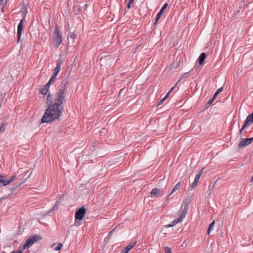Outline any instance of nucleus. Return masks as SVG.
<instances>
[{"label": "nucleus", "instance_id": "f257e3e1", "mask_svg": "<svg viewBox=\"0 0 253 253\" xmlns=\"http://www.w3.org/2000/svg\"><path fill=\"white\" fill-rule=\"evenodd\" d=\"M66 84H64L55 94L54 97L50 100V96L48 94L47 101L49 102V106L42 119L43 123H48L58 119L61 116L63 107V103L65 100L64 92Z\"/></svg>", "mask_w": 253, "mask_h": 253}, {"label": "nucleus", "instance_id": "393cba45", "mask_svg": "<svg viewBox=\"0 0 253 253\" xmlns=\"http://www.w3.org/2000/svg\"><path fill=\"white\" fill-rule=\"evenodd\" d=\"M198 182H196V181H194L191 185V189H193L194 188H195L197 186Z\"/></svg>", "mask_w": 253, "mask_h": 253}, {"label": "nucleus", "instance_id": "72a5a7b5", "mask_svg": "<svg viewBox=\"0 0 253 253\" xmlns=\"http://www.w3.org/2000/svg\"><path fill=\"white\" fill-rule=\"evenodd\" d=\"M167 228L171 227L170 224L166 225Z\"/></svg>", "mask_w": 253, "mask_h": 253}, {"label": "nucleus", "instance_id": "9d476101", "mask_svg": "<svg viewBox=\"0 0 253 253\" xmlns=\"http://www.w3.org/2000/svg\"><path fill=\"white\" fill-rule=\"evenodd\" d=\"M253 140V137L250 138H244L242 140V141L239 143L238 146L239 147H244L248 146L250 144Z\"/></svg>", "mask_w": 253, "mask_h": 253}, {"label": "nucleus", "instance_id": "dca6fc26", "mask_svg": "<svg viewBox=\"0 0 253 253\" xmlns=\"http://www.w3.org/2000/svg\"><path fill=\"white\" fill-rule=\"evenodd\" d=\"M181 186V183L180 182H178L173 188L172 189V191H171L169 195V196L171 195H172L175 191L178 190Z\"/></svg>", "mask_w": 253, "mask_h": 253}, {"label": "nucleus", "instance_id": "2f4dec72", "mask_svg": "<svg viewBox=\"0 0 253 253\" xmlns=\"http://www.w3.org/2000/svg\"><path fill=\"white\" fill-rule=\"evenodd\" d=\"M214 100V99H213V97H212L211 99V100H210L209 101L208 103H209V104H211V103H212V101H213Z\"/></svg>", "mask_w": 253, "mask_h": 253}, {"label": "nucleus", "instance_id": "e433bc0d", "mask_svg": "<svg viewBox=\"0 0 253 253\" xmlns=\"http://www.w3.org/2000/svg\"><path fill=\"white\" fill-rule=\"evenodd\" d=\"M3 0H0V2L1 3L2 2Z\"/></svg>", "mask_w": 253, "mask_h": 253}, {"label": "nucleus", "instance_id": "473e14b6", "mask_svg": "<svg viewBox=\"0 0 253 253\" xmlns=\"http://www.w3.org/2000/svg\"><path fill=\"white\" fill-rule=\"evenodd\" d=\"M182 246L183 247H186V244L185 242H183L182 244Z\"/></svg>", "mask_w": 253, "mask_h": 253}, {"label": "nucleus", "instance_id": "f3484780", "mask_svg": "<svg viewBox=\"0 0 253 253\" xmlns=\"http://www.w3.org/2000/svg\"><path fill=\"white\" fill-rule=\"evenodd\" d=\"M203 169H202L200 171H199L197 174L195 176V179H194V181H196V182H198L199 181V180L202 174V172H203Z\"/></svg>", "mask_w": 253, "mask_h": 253}, {"label": "nucleus", "instance_id": "9b49d317", "mask_svg": "<svg viewBox=\"0 0 253 253\" xmlns=\"http://www.w3.org/2000/svg\"><path fill=\"white\" fill-rule=\"evenodd\" d=\"M167 5H168V4L167 3H166L164 5V6L162 7V8L161 9L160 11L158 12V13L157 14V17H156V24L157 23L158 20L161 18L164 10L165 9V8L167 6Z\"/></svg>", "mask_w": 253, "mask_h": 253}, {"label": "nucleus", "instance_id": "f8f14e48", "mask_svg": "<svg viewBox=\"0 0 253 253\" xmlns=\"http://www.w3.org/2000/svg\"><path fill=\"white\" fill-rule=\"evenodd\" d=\"M161 192V191L159 189L155 188L152 190L150 197L151 198L156 197L158 196Z\"/></svg>", "mask_w": 253, "mask_h": 253}, {"label": "nucleus", "instance_id": "39448f33", "mask_svg": "<svg viewBox=\"0 0 253 253\" xmlns=\"http://www.w3.org/2000/svg\"><path fill=\"white\" fill-rule=\"evenodd\" d=\"M42 239V237L38 235H34L29 238L23 245V249H28L30 246L33 245L35 242Z\"/></svg>", "mask_w": 253, "mask_h": 253}, {"label": "nucleus", "instance_id": "ddd939ff", "mask_svg": "<svg viewBox=\"0 0 253 253\" xmlns=\"http://www.w3.org/2000/svg\"><path fill=\"white\" fill-rule=\"evenodd\" d=\"M61 69V66L59 63H57L56 67L53 69V76L57 77L58 74L59 73Z\"/></svg>", "mask_w": 253, "mask_h": 253}, {"label": "nucleus", "instance_id": "5701e85b", "mask_svg": "<svg viewBox=\"0 0 253 253\" xmlns=\"http://www.w3.org/2000/svg\"><path fill=\"white\" fill-rule=\"evenodd\" d=\"M62 247H63V244L62 243H59V244H58L57 246H56L54 248V250L56 251H59L61 250V249L62 248Z\"/></svg>", "mask_w": 253, "mask_h": 253}, {"label": "nucleus", "instance_id": "f704fd0d", "mask_svg": "<svg viewBox=\"0 0 253 253\" xmlns=\"http://www.w3.org/2000/svg\"><path fill=\"white\" fill-rule=\"evenodd\" d=\"M174 88V86L172 87L169 91L171 92L172 90H173Z\"/></svg>", "mask_w": 253, "mask_h": 253}, {"label": "nucleus", "instance_id": "a878e982", "mask_svg": "<svg viewBox=\"0 0 253 253\" xmlns=\"http://www.w3.org/2000/svg\"><path fill=\"white\" fill-rule=\"evenodd\" d=\"M165 253H171L170 249L168 247H166L165 248Z\"/></svg>", "mask_w": 253, "mask_h": 253}, {"label": "nucleus", "instance_id": "c85d7f7f", "mask_svg": "<svg viewBox=\"0 0 253 253\" xmlns=\"http://www.w3.org/2000/svg\"><path fill=\"white\" fill-rule=\"evenodd\" d=\"M170 92L169 91L166 96L164 97L166 99L169 96Z\"/></svg>", "mask_w": 253, "mask_h": 253}, {"label": "nucleus", "instance_id": "b1692460", "mask_svg": "<svg viewBox=\"0 0 253 253\" xmlns=\"http://www.w3.org/2000/svg\"><path fill=\"white\" fill-rule=\"evenodd\" d=\"M70 37L71 39L74 40L75 39L77 38V35L75 33V32H73V33H71V34L70 35Z\"/></svg>", "mask_w": 253, "mask_h": 253}, {"label": "nucleus", "instance_id": "0eeeda50", "mask_svg": "<svg viewBox=\"0 0 253 253\" xmlns=\"http://www.w3.org/2000/svg\"><path fill=\"white\" fill-rule=\"evenodd\" d=\"M16 178V175H13L10 179H4L3 177L0 175V186H5Z\"/></svg>", "mask_w": 253, "mask_h": 253}, {"label": "nucleus", "instance_id": "1a4fd4ad", "mask_svg": "<svg viewBox=\"0 0 253 253\" xmlns=\"http://www.w3.org/2000/svg\"><path fill=\"white\" fill-rule=\"evenodd\" d=\"M25 21V18H23L20 22L18 25L17 29V42H19L23 29L24 22Z\"/></svg>", "mask_w": 253, "mask_h": 253}, {"label": "nucleus", "instance_id": "c9c22d12", "mask_svg": "<svg viewBox=\"0 0 253 253\" xmlns=\"http://www.w3.org/2000/svg\"><path fill=\"white\" fill-rule=\"evenodd\" d=\"M113 231H111L109 233V236L112 233Z\"/></svg>", "mask_w": 253, "mask_h": 253}, {"label": "nucleus", "instance_id": "20e7f679", "mask_svg": "<svg viewBox=\"0 0 253 253\" xmlns=\"http://www.w3.org/2000/svg\"><path fill=\"white\" fill-rule=\"evenodd\" d=\"M52 45L55 48H58L62 41V34L59 27L57 25L53 33L52 38Z\"/></svg>", "mask_w": 253, "mask_h": 253}, {"label": "nucleus", "instance_id": "6ab92c4d", "mask_svg": "<svg viewBox=\"0 0 253 253\" xmlns=\"http://www.w3.org/2000/svg\"><path fill=\"white\" fill-rule=\"evenodd\" d=\"M136 243V241L131 242L127 245V253L134 246Z\"/></svg>", "mask_w": 253, "mask_h": 253}, {"label": "nucleus", "instance_id": "4468645a", "mask_svg": "<svg viewBox=\"0 0 253 253\" xmlns=\"http://www.w3.org/2000/svg\"><path fill=\"white\" fill-rule=\"evenodd\" d=\"M206 58V54L202 53L199 57L198 61L199 65H202Z\"/></svg>", "mask_w": 253, "mask_h": 253}, {"label": "nucleus", "instance_id": "7ed1b4c3", "mask_svg": "<svg viewBox=\"0 0 253 253\" xmlns=\"http://www.w3.org/2000/svg\"><path fill=\"white\" fill-rule=\"evenodd\" d=\"M189 202L187 200H184L183 201V203L181 206L180 208V217L174 219L172 222L170 224L171 227L174 226L177 223L181 222L183 219L185 217L188 209V205Z\"/></svg>", "mask_w": 253, "mask_h": 253}, {"label": "nucleus", "instance_id": "a211bd4d", "mask_svg": "<svg viewBox=\"0 0 253 253\" xmlns=\"http://www.w3.org/2000/svg\"><path fill=\"white\" fill-rule=\"evenodd\" d=\"M214 226V221H213L209 225L208 230V234L210 235L211 232L213 230Z\"/></svg>", "mask_w": 253, "mask_h": 253}, {"label": "nucleus", "instance_id": "bb28decb", "mask_svg": "<svg viewBox=\"0 0 253 253\" xmlns=\"http://www.w3.org/2000/svg\"><path fill=\"white\" fill-rule=\"evenodd\" d=\"M166 100V99L165 98H163L160 102L159 103H158V105H160L161 104H162L165 101V100Z\"/></svg>", "mask_w": 253, "mask_h": 253}, {"label": "nucleus", "instance_id": "cd10ccee", "mask_svg": "<svg viewBox=\"0 0 253 253\" xmlns=\"http://www.w3.org/2000/svg\"><path fill=\"white\" fill-rule=\"evenodd\" d=\"M133 0H129V3L127 4V8H129L130 6V4L132 3Z\"/></svg>", "mask_w": 253, "mask_h": 253}, {"label": "nucleus", "instance_id": "4be33fe9", "mask_svg": "<svg viewBox=\"0 0 253 253\" xmlns=\"http://www.w3.org/2000/svg\"><path fill=\"white\" fill-rule=\"evenodd\" d=\"M126 93V92L125 91V88H122L119 92L118 97L121 98L122 95L124 96Z\"/></svg>", "mask_w": 253, "mask_h": 253}, {"label": "nucleus", "instance_id": "412c9836", "mask_svg": "<svg viewBox=\"0 0 253 253\" xmlns=\"http://www.w3.org/2000/svg\"><path fill=\"white\" fill-rule=\"evenodd\" d=\"M222 90H223L222 87H220V88H218L216 90V91L215 92V93L214 94V95L213 96V99H214L216 98V96L218 94V93L221 92L222 91Z\"/></svg>", "mask_w": 253, "mask_h": 253}, {"label": "nucleus", "instance_id": "7c9ffc66", "mask_svg": "<svg viewBox=\"0 0 253 253\" xmlns=\"http://www.w3.org/2000/svg\"><path fill=\"white\" fill-rule=\"evenodd\" d=\"M121 253H126V247H125L124 250Z\"/></svg>", "mask_w": 253, "mask_h": 253}, {"label": "nucleus", "instance_id": "c756f323", "mask_svg": "<svg viewBox=\"0 0 253 253\" xmlns=\"http://www.w3.org/2000/svg\"><path fill=\"white\" fill-rule=\"evenodd\" d=\"M5 129V127L3 125L2 126L0 127V130L3 131Z\"/></svg>", "mask_w": 253, "mask_h": 253}, {"label": "nucleus", "instance_id": "aec40b11", "mask_svg": "<svg viewBox=\"0 0 253 253\" xmlns=\"http://www.w3.org/2000/svg\"><path fill=\"white\" fill-rule=\"evenodd\" d=\"M56 77L55 76H54L52 75V77L50 78V79L49 80V81L48 82V83H47V84L49 85H50L51 84H53L55 80V79H56Z\"/></svg>", "mask_w": 253, "mask_h": 253}, {"label": "nucleus", "instance_id": "423d86ee", "mask_svg": "<svg viewBox=\"0 0 253 253\" xmlns=\"http://www.w3.org/2000/svg\"><path fill=\"white\" fill-rule=\"evenodd\" d=\"M86 212V210L85 208L83 207L79 209L75 212V219L80 220H82L85 216Z\"/></svg>", "mask_w": 253, "mask_h": 253}, {"label": "nucleus", "instance_id": "f03ea898", "mask_svg": "<svg viewBox=\"0 0 253 253\" xmlns=\"http://www.w3.org/2000/svg\"><path fill=\"white\" fill-rule=\"evenodd\" d=\"M189 202L187 200H184L183 201V203L181 206L180 208V217L174 219L172 222L170 224L171 227L174 226L177 223L181 222L183 219L185 217L188 209V205Z\"/></svg>", "mask_w": 253, "mask_h": 253}, {"label": "nucleus", "instance_id": "6e6552de", "mask_svg": "<svg viewBox=\"0 0 253 253\" xmlns=\"http://www.w3.org/2000/svg\"><path fill=\"white\" fill-rule=\"evenodd\" d=\"M252 123H253V112L247 117L243 126L240 130V132L241 133L243 130L247 126L250 125Z\"/></svg>", "mask_w": 253, "mask_h": 253}, {"label": "nucleus", "instance_id": "2eb2a0df", "mask_svg": "<svg viewBox=\"0 0 253 253\" xmlns=\"http://www.w3.org/2000/svg\"><path fill=\"white\" fill-rule=\"evenodd\" d=\"M50 85L47 84L44 86V87L41 89L40 91L42 94L45 95L48 91Z\"/></svg>", "mask_w": 253, "mask_h": 253}]
</instances>
